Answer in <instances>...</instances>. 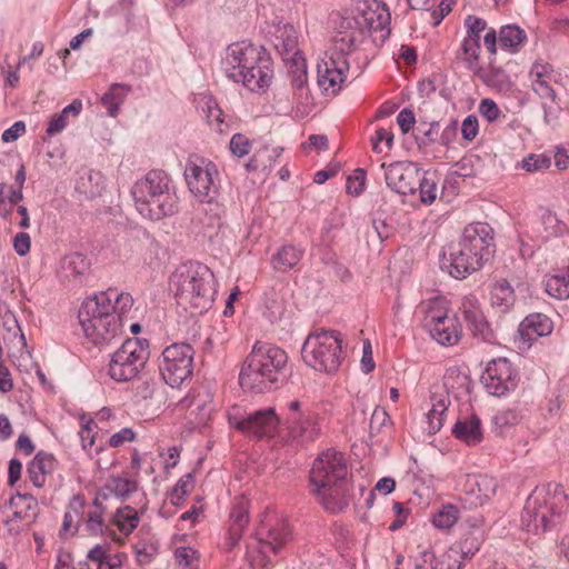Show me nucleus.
Returning <instances> with one entry per match:
<instances>
[{"mask_svg":"<svg viewBox=\"0 0 569 569\" xmlns=\"http://www.w3.org/2000/svg\"><path fill=\"white\" fill-rule=\"evenodd\" d=\"M303 256V249L286 244L272 257V267L279 272H287L296 267Z\"/></svg>","mask_w":569,"mask_h":569,"instance_id":"f704fd0d","label":"nucleus"},{"mask_svg":"<svg viewBox=\"0 0 569 569\" xmlns=\"http://www.w3.org/2000/svg\"><path fill=\"white\" fill-rule=\"evenodd\" d=\"M432 407L427 413L429 433L438 432L443 426V419L448 410L449 400L447 397H431Z\"/></svg>","mask_w":569,"mask_h":569,"instance_id":"a19ab883","label":"nucleus"},{"mask_svg":"<svg viewBox=\"0 0 569 569\" xmlns=\"http://www.w3.org/2000/svg\"><path fill=\"white\" fill-rule=\"evenodd\" d=\"M131 92V87L126 83H112L109 90L101 97V103L107 108L110 117L118 114L120 106Z\"/></svg>","mask_w":569,"mask_h":569,"instance_id":"58836bf2","label":"nucleus"},{"mask_svg":"<svg viewBox=\"0 0 569 569\" xmlns=\"http://www.w3.org/2000/svg\"><path fill=\"white\" fill-rule=\"evenodd\" d=\"M131 193L139 212L151 220H160L177 210L178 197L163 170L149 171L133 184Z\"/></svg>","mask_w":569,"mask_h":569,"instance_id":"423d86ee","label":"nucleus"},{"mask_svg":"<svg viewBox=\"0 0 569 569\" xmlns=\"http://www.w3.org/2000/svg\"><path fill=\"white\" fill-rule=\"evenodd\" d=\"M104 509H93L87 516V530L91 536H99L103 533Z\"/></svg>","mask_w":569,"mask_h":569,"instance_id":"4d7b16f0","label":"nucleus"},{"mask_svg":"<svg viewBox=\"0 0 569 569\" xmlns=\"http://www.w3.org/2000/svg\"><path fill=\"white\" fill-rule=\"evenodd\" d=\"M139 521V515L131 506L118 508L111 517V522L126 536L138 527Z\"/></svg>","mask_w":569,"mask_h":569,"instance_id":"ea45409f","label":"nucleus"},{"mask_svg":"<svg viewBox=\"0 0 569 569\" xmlns=\"http://www.w3.org/2000/svg\"><path fill=\"white\" fill-rule=\"evenodd\" d=\"M287 441L291 445L305 446L317 440L321 432L318 413L302 409L299 400L288 403L286 416Z\"/></svg>","mask_w":569,"mask_h":569,"instance_id":"f8f14e48","label":"nucleus"},{"mask_svg":"<svg viewBox=\"0 0 569 569\" xmlns=\"http://www.w3.org/2000/svg\"><path fill=\"white\" fill-rule=\"evenodd\" d=\"M90 261L80 252L67 254L61 262V271L64 278L77 280L88 272Z\"/></svg>","mask_w":569,"mask_h":569,"instance_id":"4c0bfd02","label":"nucleus"},{"mask_svg":"<svg viewBox=\"0 0 569 569\" xmlns=\"http://www.w3.org/2000/svg\"><path fill=\"white\" fill-rule=\"evenodd\" d=\"M479 112L488 122H495L501 116L498 104L490 98L481 100Z\"/></svg>","mask_w":569,"mask_h":569,"instance_id":"0e129e2a","label":"nucleus"},{"mask_svg":"<svg viewBox=\"0 0 569 569\" xmlns=\"http://www.w3.org/2000/svg\"><path fill=\"white\" fill-rule=\"evenodd\" d=\"M467 36L463 40L480 42L481 32L487 29V22L482 18L469 14L465 19Z\"/></svg>","mask_w":569,"mask_h":569,"instance_id":"3c124183","label":"nucleus"},{"mask_svg":"<svg viewBox=\"0 0 569 569\" xmlns=\"http://www.w3.org/2000/svg\"><path fill=\"white\" fill-rule=\"evenodd\" d=\"M381 142L386 143L387 149L392 147L393 142V133L390 130L385 128H380L376 131L375 137L372 138V149L375 152H382Z\"/></svg>","mask_w":569,"mask_h":569,"instance_id":"338daca9","label":"nucleus"},{"mask_svg":"<svg viewBox=\"0 0 569 569\" xmlns=\"http://www.w3.org/2000/svg\"><path fill=\"white\" fill-rule=\"evenodd\" d=\"M109 316L117 315L113 312L110 298L103 292L84 299L78 312V318L82 328H86L88 323L97 325L99 320L107 317L109 318Z\"/></svg>","mask_w":569,"mask_h":569,"instance_id":"5701e85b","label":"nucleus"},{"mask_svg":"<svg viewBox=\"0 0 569 569\" xmlns=\"http://www.w3.org/2000/svg\"><path fill=\"white\" fill-rule=\"evenodd\" d=\"M481 539L472 533L467 535L459 543L463 559L471 558L480 548Z\"/></svg>","mask_w":569,"mask_h":569,"instance_id":"e2e57ef3","label":"nucleus"},{"mask_svg":"<svg viewBox=\"0 0 569 569\" xmlns=\"http://www.w3.org/2000/svg\"><path fill=\"white\" fill-rule=\"evenodd\" d=\"M513 290L507 281L497 283L493 288L491 301L492 305L500 306L507 310L512 305Z\"/></svg>","mask_w":569,"mask_h":569,"instance_id":"8fccbe9b","label":"nucleus"},{"mask_svg":"<svg viewBox=\"0 0 569 569\" xmlns=\"http://www.w3.org/2000/svg\"><path fill=\"white\" fill-rule=\"evenodd\" d=\"M106 489L121 501H124L132 492L138 489V483L132 479L112 476L106 483Z\"/></svg>","mask_w":569,"mask_h":569,"instance_id":"c03bdc74","label":"nucleus"},{"mask_svg":"<svg viewBox=\"0 0 569 569\" xmlns=\"http://www.w3.org/2000/svg\"><path fill=\"white\" fill-rule=\"evenodd\" d=\"M176 560L181 569H198V553L191 547H179L174 551Z\"/></svg>","mask_w":569,"mask_h":569,"instance_id":"603ef678","label":"nucleus"},{"mask_svg":"<svg viewBox=\"0 0 569 569\" xmlns=\"http://www.w3.org/2000/svg\"><path fill=\"white\" fill-rule=\"evenodd\" d=\"M438 122H431L429 127L426 123L420 122L417 128L416 140L419 147H426L433 143L438 137Z\"/></svg>","mask_w":569,"mask_h":569,"instance_id":"5fc2aeb1","label":"nucleus"},{"mask_svg":"<svg viewBox=\"0 0 569 569\" xmlns=\"http://www.w3.org/2000/svg\"><path fill=\"white\" fill-rule=\"evenodd\" d=\"M56 459L53 455L43 451L38 452L28 466L30 481L38 488L46 482L47 475L54 470Z\"/></svg>","mask_w":569,"mask_h":569,"instance_id":"c756f323","label":"nucleus"},{"mask_svg":"<svg viewBox=\"0 0 569 569\" xmlns=\"http://www.w3.org/2000/svg\"><path fill=\"white\" fill-rule=\"evenodd\" d=\"M365 32L356 16H337L335 20V36L330 51L348 58L362 41Z\"/></svg>","mask_w":569,"mask_h":569,"instance_id":"2eb2a0df","label":"nucleus"},{"mask_svg":"<svg viewBox=\"0 0 569 569\" xmlns=\"http://www.w3.org/2000/svg\"><path fill=\"white\" fill-rule=\"evenodd\" d=\"M10 506L13 509V518L31 523L38 515V502L29 493H17L10 499Z\"/></svg>","mask_w":569,"mask_h":569,"instance_id":"473e14b6","label":"nucleus"},{"mask_svg":"<svg viewBox=\"0 0 569 569\" xmlns=\"http://www.w3.org/2000/svg\"><path fill=\"white\" fill-rule=\"evenodd\" d=\"M480 42L462 40L456 53L457 61L462 63L473 76H476L482 67L480 63Z\"/></svg>","mask_w":569,"mask_h":569,"instance_id":"72a5a7b5","label":"nucleus"},{"mask_svg":"<svg viewBox=\"0 0 569 569\" xmlns=\"http://www.w3.org/2000/svg\"><path fill=\"white\" fill-rule=\"evenodd\" d=\"M229 421L239 431L258 439L270 436L279 422L272 408L257 410L243 418L229 416Z\"/></svg>","mask_w":569,"mask_h":569,"instance_id":"f3484780","label":"nucleus"},{"mask_svg":"<svg viewBox=\"0 0 569 569\" xmlns=\"http://www.w3.org/2000/svg\"><path fill=\"white\" fill-rule=\"evenodd\" d=\"M288 61V78L295 97L299 101L308 100L309 87L307 74V61L300 52H296L293 57L286 58Z\"/></svg>","mask_w":569,"mask_h":569,"instance_id":"a878e982","label":"nucleus"},{"mask_svg":"<svg viewBox=\"0 0 569 569\" xmlns=\"http://www.w3.org/2000/svg\"><path fill=\"white\" fill-rule=\"evenodd\" d=\"M355 16L360 22L365 33L367 31H380L382 32V39L389 37L391 17L389 9L385 3L375 2L373 6H369L363 10H358Z\"/></svg>","mask_w":569,"mask_h":569,"instance_id":"4be33fe9","label":"nucleus"},{"mask_svg":"<svg viewBox=\"0 0 569 569\" xmlns=\"http://www.w3.org/2000/svg\"><path fill=\"white\" fill-rule=\"evenodd\" d=\"M193 475L191 472L187 473L183 478H181L171 491V503L174 506H180L184 497L189 493L192 488Z\"/></svg>","mask_w":569,"mask_h":569,"instance_id":"864d4df0","label":"nucleus"},{"mask_svg":"<svg viewBox=\"0 0 569 569\" xmlns=\"http://www.w3.org/2000/svg\"><path fill=\"white\" fill-rule=\"evenodd\" d=\"M136 439V432L131 428H123L120 431L113 433L109 438V446L112 448H118L126 442H131Z\"/></svg>","mask_w":569,"mask_h":569,"instance_id":"774afa93","label":"nucleus"},{"mask_svg":"<svg viewBox=\"0 0 569 569\" xmlns=\"http://www.w3.org/2000/svg\"><path fill=\"white\" fill-rule=\"evenodd\" d=\"M366 171L363 169L355 170L353 176L347 180V192L351 196H359L365 189Z\"/></svg>","mask_w":569,"mask_h":569,"instance_id":"680f3d73","label":"nucleus"},{"mask_svg":"<svg viewBox=\"0 0 569 569\" xmlns=\"http://www.w3.org/2000/svg\"><path fill=\"white\" fill-rule=\"evenodd\" d=\"M194 349L189 343L180 342L168 346L162 351L159 363L160 375L167 385L180 387L192 375Z\"/></svg>","mask_w":569,"mask_h":569,"instance_id":"9d476101","label":"nucleus"},{"mask_svg":"<svg viewBox=\"0 0 569 569\" xmlns=\"http://www.w3.org/2000/svg\"><path fill=\"white\" fill-rule=\"evenodd\" d=\"M520 421V415L515 409H505L496 413L493 423L503 429L517 425Z\"/></svg>","mask_w":569,"mask_h":569,"instance_id":"13d9d810","label":"nucleus"},{"mask_svg":"<svg viewBox=\"0 0 569 569\" xmlns=\"http://www.w3.org/2000/svg\"><path fill=\"white\" fill-rule=\"evenodd\" d=\"M287 312L284 299L277 292L266 295L264 316L272 323L282 320Z\"/></svg>","mask_w":569,"mask_h":569,"instance_id":"37998d69","label":"nucleus"},{"mask_svg":"<svg viewBox=\"0 0 569 569\" xmlns=\"http://www.w3.org/2000/svg\"><path fill=\"white\" fill-rule=\"evenodd\" d=\"M341 343V335L336 330L311 332L301 348L303 361L318 371L335 372L343 359Z\"/></svg>","mask_w":569,"mask_h":569,"instance_id":"6e6552de","label":"nucleus"},{"mask_svg":"<svg viewBox=\"0 0 569 569\" xmlns=\"http://www.w3.org/2000/svg\"><path fill=\"white\" fill-rule=\"evenodd\" d=\"M389 422H390V417H389L388 412L385 409L377 407L373 410L371 418H370V423H369L370 435L371 436L378 435L381 431V429Z\"/></svg>","mask_w":569,"mask_h":569,"instance_id":"052dcab7","label":"nucleus"},{"mask_svg":"<svg viewBox=\"0 0 569 569\" xmlns=\"http://www.w3.org/2000/svg\"><path fill=\"white\" fill-rule=\"evenodd\" d=\"M417 190H419L420 200L423 204L429 206L437 199V183L427 176V172H421Z\"/></svg>","mask_w":569,"mask_h":569,"instance_id":"09e8293b","label":"nucleus"},{"mask_svg":"<svg viewBox=\"0 0 569 569\" xmlns=\"http://www.w3.org/2000/svg\"><path fill=\"white\" fill-rule=\"evenodd\" d=\"M291 537L289 525L278 519L269 527L261 521L256 535L247 542L246 560L251 569H270L272 555H278Z\"/></svg>","mask_w":569,"mask_h":569,"instance_id":"0eeeda50","label":"nucleus"},{"mask_svg":"<svg viewBox=\"0 0 569 569\" xmlns=\"http://www.w3.org/2000/svg\"><path fill=\"white\" fill-rule=\"evenodd\" d=\"M288 356L283 349L267 342H257L244 359L239 382L243 389L257 393L277 389L287 377Z\"/></svg>","mask_w":569,"mask_h":569,"instance_id":"7ed1b4c3","label":"nucleus"},{"mask_svg":"<svg viewBox=\"0 0 569 569\" xmlns=\"http://www.w3.org/2000/svg\"><path fill=\"white\" fill-rule=\"evenodd\" d=\"M385 169L387 186L401 196L415 194L420 181L421 169L412 161H395L388 166L381 164Z\"/></svg>","mask_w":569,"mask_h":569,"instance_id":"4468645a","label":"nucleus"},{"mask_svg":"<svg viewBox=\"0 0 569 569\" xmlns=\"http://www.w3.org/2000/svg\"><path fill=\"white\" fill-rule=\"evenodd\" d=\"M459 518L458 508L451 503L442 506L433 516V525L439 529L451 528Z\"/></svg>","mask_w":569,"mask_h":569,"instance_id":"49530a36","label":"nucleus"},{"mask_svg":"<svg viewBox=\"0 0 569 569\" xmlns=\"http://www.w3.org/2000/svg\"><path fill=\"white\" fill-rule=\"evenodd\" d=\"M103 293L110 298L113 312H116V315L119 317L129 311L133 305V299L129 293H119L116 289H108Z\"/></svg>","mask_w":569,"mask_h":569,"instance_id":"de8ad7c7","label":"nucleus"},{"mask_svg":"<svg viewBox=\"0 0 569 569\" xmlns=\"http://www.w3.org/2000/svg\"><path fill=\"white\" fill-rule=\"evenodd\" d=\"M497 489L496 480L488 475H469L463 485L461 500L468 508H477L488 501Z\"/></svg>","mask_w":569,"mask_h":569,"instance_id":"aec40b11","label":"nucleus"},{"mask_svg":"<svg viewBox=\"0 0 569 569\" xmlns=\"http://www.w3.org/2000/svg\"><path fill=\"white\" fill-rule=\"evenodd\" d=\"M568 507V496L561 485L550 482L536 487L521 512V527L527 532L540 535L555 526L556 519Z\"/></svg>","mask_w":569,"mask_h":569,"instance_id":"39448f33","label":"nucleus"},{"mask_svg":"<svg viewBox=\"0 0 569 569\" xmlns=\"http://www.w3.org/2000/svg\"><path fill=\"white\" fill-rule=\"evenodd\" d=\"M553 323L551 319L543 313H531L527 316L519 326V336L521 340L531 342L538 337H545L552 332Z\"/></svg>","mask_w":569,"mask_h":569,"instance_id":"bb28decb","label":"nucleus"},{"mask_svg":"<svg viewBox=\"0 0 569 569\" xmlns=\"http://www.w3.org/2000/svg\"><path fill=\"white\" fill-rule=\"evenodd\" d=\"M347 463L341 452L328 449L313 461L310 470L312 492L323 508L338 512L349 503V485Z\"/></svg>","mask_w":569,"mask_h":569,"instance_id":"f257e3e1","label":"nucleus"},{"mask_svg":"<svg viewBox=\"0 0 569 569\" xmlns=\"http://www.w3.org/2000/svg\"><path fill=\"white\" fill-rule=\"evenodd\" d=\"M481 382L489 395L502 397L516 389L518 373L507 358L492 359L481 375Z\"/></svg>","mask_w":569,"mask_h":569,"instance_id":"ddd939ff","label":"nucleus"},{"mask_svg":"<svg viewBox=\"0 0 569 569\" xmlns=\"http://www.w3.org/2000/svg\"><path fill=\"white\" fill-rule=\"evenodd\" d=\"M82 110V101L79 99L73 100L70 104L64 107L62 111L54 114L47 127V133L53 136L61 132L68 126V117L72 114L77 117Z\"/></svg>","mask_w":569,"mask_h":569,"instance_id":"79ce46f5","label":"nucleus"},{"mask_svg":"<svg viewBox=\"0 0 569 569\" xmlns=\"http://www.w3.org/2000/svg\"><path fill=\"white\" fill-rule=\"evenodd\" d=\"M431 337L442 346H453L458 342L460 330L455 317H447L427 329Z\"/></svg>","mask_w":569,"mask_h":569,"instance_id":"7c9ffc66","label":"nucleus"},{"mask_svg":"<svg viewBox=\"0 0 569 569\" xmlns=\"http://www.w3.org/2000/svg\"><path fill=\"white\" fill-rule=\"evenodd\" d=\"M481 267L480 256L469 252L459 241L449 247L448 257L445 253L441 260V268L448 270L449 274L456 279H465Z\"/></svg>","mask_w":569,"mask_h":569,"instance_id":"a211bd4d","label":"nucleus"},{"mask_svg":"<svg viewBox=\"0 0 569 569\" xmlns=\"http://www.w3.org/2000/svg\"><path fill=\"white\" fill-rule=\"evenodd\" d=\"M229 148L232 154L238 158H242L249 153L251 142L244 134L236 133L230 140Z\"/></svg>","mask_w":569,"mask_h":569,"instance_id":"bf43d9fd","label":"nucleus"},{"mask_svg":"<svg viewBox=\"0 0 569 569\" xmlns=\"http://www.w3.org/2000/svg\"><path fill=\"white\" fill-rule=\"evenodd\" d=\"M149 356L148 340L129 338L112 353L108 365V375L117 382L131 381L142 371Z\"/></svg>","mask_w":569,"mask_h":569,"instance_id":"1a4fd4ad","label":"nucleus"},{"mask_svg":"<svg viewBox=\"0 0 569 569\" xmlns=\"http://www.w3.org/2000/svg\"><path fill=\"white\" fill-rule=\"evenodd\" d=\"M86 337L96 346H106L120 337L122 332L121 318L119 316H109L99 320L97 325L88 323L82 328Z\"/></svg>","mask_w":569,"mask_h":569,"instance_id":"b1692460","label":"nucleus"},{"mask_svg":"<svg viewBox=\"0 0 569 569\" xmlns=\"http://www.w3.org/2000/svg\"><path fill=\"white\" fill-rule=\"evenodd\" d=\"M222 69L230 80L257 92L264 91L273 77L270 54L262 47L246 42L232 43L227 48Z\"/></svg>","mask_w":569,"mask_h":569,"instance_id":"f03ea898","label":"nucleus"},{"mask_svg":"<svg viewBox=\"0 0 569 569\" xmlns=\"http://www.w3.org/2000/svg\"><path fill=\"white\" fill-rule=\"evenodd\" d=\"M96 427V422L92 419H89L82 425L81 430L79 431V437L84 450H89L94 445L96 433L93 432V429Z\"/></svg>","mask_w":569,"mask_h":569,"instance_id":"69168bd1","label":"nucleus"},{"mask_svg":"<svg viewBox=\"0 0 569 569\" xmlns=\"http://www.w3.org/2000/svg\"><path fill=\"white\" fill-rule=\"evenodd\" d=\"M551 159L545 154L531 153L522 159V168L528 172L546 170L550 167Z\"/></svg>","mask_w":569,"mask_h":569,"instance_id":"6e6d98bb","label":"nucleus"},{"mask_svg":"<svg viewBox=\"0 0 569 569\" xmlns=\"http://www.w3.org/2000/svg\"><path fill=\"white\" fill-rule=\"evenodd\" d=\"M349 71V61L345 56L328 50L326 57L317 66V82L325 92L336 93Z\"/></svg>","mask_w":569,"mask_h":569,"instance_id":"dca6fc26","label":"nucleus"},{"mask_svg":"<svg viewBox=\"0 0 569 569\" xmlns=\"http://www.w3.org/2000/svg\"><path fill=\"white\" fill-rule=\"evenodd\" d=\"M461 310L471 332L486 341H490L492 331L479 307L477 298L475 296L465 297L461 303Z\"/></svg>","mask_w":569,"mask_h":569,"instance_id":"393cba45","label":"nucleus"},{"mask_svg":"<svg viewBox=\"0 0 569 569\" xmlns=\"http://www.w3.org/2000/svg\"><path fill=\"white\" fill-rule=\"evenodd\" d=\"M170 288L174 292L177 303L192 315L207 311L213 302L216 293L214 274L200 262L182 263L170 278Z\"/></svg>","mask_w":569,"mask_h":569,"instance_id":"20e7f679","label":"nucleus"},{"mask_svg":"<svg viewBox=\"0 0 569 569\" xmlns=\"http://www.w3.org/2000/svg\"><path fill=\"white\" fill-rule=\"evenodd\" d=\"M419 310L423 313L422 322L426 329L449 317L447 301L440 296H435L427 301H422L419 306Z\"/></svg>","mask_w":569,"mask_h":569,"instance_id":"2f4dec72","label":"nucleus"},{"mask_svg":"<svg viewBox=\"0 0 569 569\" xmlns=\"http://www.w3.org/2000/svg\"><path fill=\"white\" fill-rule=\"evenodd\" d=\"M452 433L458 440L468 446H476L483 438L481 420L475 415L469 418L459 419L452 427Z\"/></svg>","mask_w":569,"mask_h":569,"instance_id":"cd10ccee","label":"nucleus"},{"mask_svg":"<svg viewBox=\"0 0 569 569\" xmlns=\"http://www.w3.org/2000/svg\"><path fill=\"white\" fill-rule=\"evenodd\" d=\"M545 287L547 293L556 299L569 298V279L565 272L548 277Z\"/></svg>","mask_w":569,"mask_h":569,"instance_id":"a18cd8bd","label":"nucleus"},{"mask_svg":"<svg viewBox=\"0 0 569 569\" xmlns=\"http://www.w3.org/2000/svg\"><path fill=\"white\" fill-rule=\"evenodd\" d=\"M526 40V31L516 24H507L499 30L500 48L511 53L518 52Z\"/></svg>","mask_w":569,"mask_h":569,"instance_id":"e433bc0d","label":"nucleus"},{"mask_svg":"<svg viewBox=\"0 0 569 569\" xmlns=\"http://www.w3.org/2000/svg\"><path fill=\"white\" fill-rule=\"evenodd\" d=\"M250 522L249 501L243 496L236 499L229 515L228 536L224 547L231 551L240 541Z\"/></svg>","mask_w":569,"mask_h":569,"instance_id":"412c9836","label":"nucleus"},{"mask_svg":"<svg viewBox=\"0 0 569 569\" xmlns=\"http://www.w3.org/2000/svg\"><path fill=\"white\" fill-rule=\"evenodd\" d=\"M218 170L213 162L198 156H190L184 167L187 186L201 202L211 203L218 193L216 182Z\"/></svg>","mask_w":569,"mask_h":569,"instance_id":"9b49d317","label":"nucleus"},{"mask_svg":"<svg viewBox=\"0 0 569 569\" xmlns=\"http://www.w3.org/2000/svg\"><path fill=\"white\" fill-rule=\"evenodd\" d=\"M476 77H478L481 81H483L487 86L503 90L510 87V79L506 71L496 64V59L490 58L488 68L485 69L481 67L479 72H477Z\"/></svg>","mask_w":569,"mask_h":569,"instance_id":"c9c22d12","label":"nucleus"},{"mask_svg":"<svg viewBox=\"0 0 569 569\" xmlns=\"http://www.w3.org/2000/svg\"><path fill=\"white\" fill-rule=\"evenodd\" d=\"M459 242L465 246L469 252L480 256V262L488 259L493 246V230L485 222H476L467 226L462 232Z\"/></svg>","mask_w":569,"mask_h":569,"instance_id":"6ab92c4d","label":"nucleus"},{"mask_svg":"<svg viewBox=\"0 0 569 569\" xmlns=\"http://www.w3.org/2000/svg\"><path fill=\"white\" fill-rule=\"evenodd\" d=\"M552 69L549 64L533 63L530 70L532 90L541 98L556 100V92L550 86Z\"/></svg>","mask_w":569,"mask_h":569,"instance_id":"c85d7f7f","label":"nucleus"}]
</instances>
